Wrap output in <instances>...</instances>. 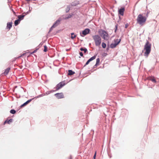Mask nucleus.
Returning <instances> with one entry per match:
<instances>
[{"label":"nucleus","mask_w":159,"mask_h":159,"mask_svg":"<svg viewBox=\"0 0 159 159\" xmlns=\"http://www.w3.org/2000/svg\"><path fill=\"white\" fill-rule=\"evenodd\" d=\"M80 50L81 51H84V53H86L87 51V49L86 48H80Z\"/></svg>","instance_id":"obj_25"},{"label":"nucleus","mask_w":159,"mask_h":159,"mask_svg":"<svg viewBox=\"0 0 159 159\" xmlns=\"http://www.w3.org/2000/svg\"><path fill=\"white\" fill-rule=\"evenodd\" d=\"M55 95L58 99H60L64 98L63 93H57L55 94Z\"/></svg>","instance_id":"obj_6"},{"label":"nucleus","mask_w":159,"mask_h":159,"mask_svg":"<svg viewBox=\"0 0 159 159\" xmlns=\"http://www.w3.org/2000/svg\"><path fill=\"white\" fill-rule=\"evenodd\" d=\"M125 11L124 8H122L118 11L119 14L123 16L124 15V13Z\"/></svg>","instance_id":"obj_10"},{"label":"nucleus","mask_w":159,"mask_h":159,"mask_svg":"<svg viewBox=\"0 0 159 159\" xmlns=\"http://www.w3.org/2000/svg\"><path fill=\"white\" fill-rule=\"evenodd\" d=\"M25 54H26V53L23 54L20 57H23V56H24V55H25Z\"/></svg>","instance_id":"obj_30"},{"label":"nucleus","mask_w":159,"mask_h":159,"mask_svg":"<svg viewBox=\"0 0 159 159\" xmlns=\"http://www.w3.org/2000/svg\"><path fill=\"white\" fill-rule=\"evenodd\" d=\"M118 45V43L117 44H116L115 43H113L111 44L110 45V47L111 48H113L116 47V46Z\"/></svg>","instance_id":"obj_16"},{"label":"nucleus","mask_w":159,"mask_h":159,"mask_svg":"<svg viewBox=\"0 0 159 159\" xmlns=\"http://www.w3.org/2000/svg\"><path fill=\"white\" fill-rule=\"evenodd\" d=\"M25 16V15H19L18 16V19L19 20H20V21L21 20H22L23 19L24 17Z\"/></svg>","instance_id":"obj_14"},{"label":"nucleus","mask_w":159,"mask_h":159,"mask_svg":"<svg viewBox=\"0 0 159 159\" xmlns=\"http://www.w3.org/2000/svg\"><path fill=\"white\" fill-rule=\"evenodd\" d=\"M65 85V83L64 82L62 81L60 82L57 85L56 88V90H57L59 89L62 87H63Z\"/></svg>","instance_id":"obj_5"},{"label":"nucleus","mask_w":159,"mask_h":159,"mask_svg":"<svg viewBox=\"0 0 159 159\" xmlns=\"http://www.w3.org/2000/svg\"><path fill=\"white\" fill-rule=\"evenodd\" d=\"M147 17H146L143 16L141 14H139L136 20L138 24L143 25L145 23Z\"/></svg>","instance_id":"obj_2"},{"label":"nucleus","mask_w":159,"mask_h":159,"mask_svg":"<svg viewBox=\"0 0 159 159\" xmlns=\"http://www.w3.org/2000/svg\"><path fill=\"white\" fill-rule=\"evenodd\" d=\"M149 80L154 83H155L156 82V80L154 77H150L149 78Z\"/></svg>","instance_id":"obj_17"},{"label":"nucleus","mask_w":159,"mask_h":159,"mask_svg":"<svg viewBox=\"0 0 159 159\" xmlns=\"http://www.w3.org/2000/svg\"><path fill=\"white\" fill-rule=\"evenodd\" d=\"M90 30L89 29H86L83 31L82 33L84 35H85L89 33Z\"/></svg>","instance_id":"obj_9"},{"label":"nucleus","mask_w":159,"mask_h":159,"mask_svg":"<svg viewBox=\"0 0 159 159\" xmlns=\"http://www.w3.org/2000/svg\"><path fill=\"white\" fill-rule=\"evenodd\" d=\"M120 39H116L114 40V42L115 43L117 44L118 43V44L120 43Z\"/></svg>","instance_id":"obj_20"},{"label":"nucleus","mask_w":159,"mask_h":159,"mask_svg":"<svg viewBox=\"0 0 159 159\" xmlns=\"http://www.w3.org/2000/svg\"><path fill=\"white\" fill-rule=\"evenodd\" d=\"M98 33L102 38L106 40L109 39V35L107 33L103 30H100L98 31Z\"/></svg>","instance_id":"obj_4"},{"label":"nucleus","mask_w":159,"mask_h":159,"mask_svg":"<svg viewBox=\"0 0 159 159\" xmlns=\"http://www.w3.org/2000/svg\"><path fill=\"white\" fill-rule=\"evenodd\" d=\"M96 152H95V154H94V156H93V158H94V159H95V157H96Z\"/></svg>","instance_id":"obj_32"},{"label":"nucleus","mask_w":159,"mask_h":159,"mask_svg":"<svg viewBox=\"0 0 159 159\" xmlns=\"http://www.w3.org/2000/svg\"><path fill=\"white\" fill-rule=\"evenodd\" d=\"M102 46L103 48H105L106 46V45L105 43H102Z\"/></svg>","instance_id":"obj_26"},{"label":"nucleus","mask_w":159,"mask_h":159,"mask_svg":"<svg viewBox=\"0 0 159 159\" xmlns=\"http://www.w3.org/2000/svg\"><path fill=\"white\" fill-rule=\"evenodd\" d=\"M36 52V50H34L33 52L31 53L30 54H32L35 53Z\"/></svg>","instance_id":"obj_33"},{"label":"nucleus","mask_w":159,"mask_h":159,"mask_svg":"<svg viewBox=\"0 0 159 159\" xmlns=\"http://www.w3.org/2000/svg\"><path fill=\"white\" fill-rule=\"evenodd\" d=\"M10 69H11V68L10 67H8V68H7L5 70V71L3 73L5 75H7L8 74L9 72V71H10Z\"/></svg>","instance_id":"obj_12"},{"label":"nucleus","mask_w":159,"mask_h":159,"mask_svg":"<svg viewBox=\"0 0 159 159\" xmlns=\"http://www.w3.org/2000/svg\"><path fill=\"white\" fill-rule=\"evenodd\" d=\"M20 21L19 20H16L14 22V24L15 26H16L20 23Z\"/></svg>","instance_id":"obj_18"},{"label":"nucleus","mask_w":159,"mask_h":159,"mask_svg":"<svg viewBox=\"0 0 159 159\" xmlns=\"http://www.w3.org/2000/svg\"><path fill=\"white\" fill-rule=\"evenodd\" d=\"M148 13L146 15V16L147 17H148Z\"/></svg>","instance_id":"obj_34"},{"label":"nucleus","mask_w":159,"mask_h":159,"mask_svg":"<svg viewBox=\"0 0 159 159\" xmlns=\"http://www.w3.org/2000/svg\"><path fill=\"white\" fill-rule=\"evenodd\" d=\"M71 38L72 39H73L76 37V35H75L74 33H71Z\"/></svg>","instance_id":"obj_22"},{"label":"nucleus","mask_w":159,"mask_h":159,"mask_svg":"<svg viewBox=\"0 0 159 159\" xmlns=\"http://www.w3.org/2000/svg\"><path fill=\"white\" fill-rule=\"evenodd\" d=\"M31 101V99H30L28 100L27 101H26V102L24 103L21 106V107H23L25 106H26V105H27L28 103H30Z\"/></svg>","instance_id":"obj_13"},{"label":"nucleus","mask_w":159,"mask_h":159,"mask_svg":"<svg viewBox=\"0 0 159 159\" xmlns=\"http://www.w3.org/2000/svg\"><path fill=\"white\" fill-rule=\"evenodd\" d=\"M75 73V72L73 71L72 70H68V75H71L74 74Z\"/></svg>","instance_id":"obj_15"},{"label":"nucleus","mask_w":159,"mask_h":159,"mask_svg":"<svg viewBox=\"0 0 159 159\" xmlns=\"http://www.w3.org/2000/svg\"><path fill=\"white\" fill-rule=\"evenodd\" d=\"M117 29V25H116L115 26V32H116Z\"/></svg>","instance_id":"obj_29"},{"label":"nucleus","mask_w":159,"mask_h":159,"mask_svg":"<svg viewBox=\"0 0 159 159\" xmlns=\"http://www.w3.org/2000/svg\"><path fill=\"white\" fill-rule=\"evenodd\" d=\"M151 44L148 41L146 42L144 48V50L145 51L144 52V56L147 57L151 51Z\"/></svg>","instance_id":"obj_1"},{"label":"nucleus","mask_w":159,"mask_h":159,"mask_svg":"<svg viewBox=\"0 0 159 159\" xmlns=\"http://www.w3.org/2000/svg\"><path fill=\"white\" fill-rule=\"evenodd\" d=\"M12 23L11 22H8L7 24V29L8 30H9L11 28L12 26Z\"/></svg>","instance_id":"obj_11"},{"label":"nucleus","mask_w":159,"mask_h":159,"mask_svg":"<svg viewBox=\"0 0 159 159\" xmlns=\"http://www.w3.org/2000/svg\"><path fill=\"white\" fill-rule=\"evenodd\" d=\"M100 60V59L99 58H98L96 59V62L95 64V66H98L99 65Z\"/></svg>","instance_id":"obj_21"},{"label":"nucleus","mask_w":159,"mask_h":159,"mask_svg":"<svg viewBox=\"0 0 159 159\" xmlns=\"http://www.w3.org/2000/svg\"><path fill=\"white\" fill-rule=\"evenodd\" d=\"M44 48L43 51L44 52H46L47 50V46L46 45H44Z\"/></svg>","instance_id":"obj_27"},{"label":"nucleus","mask_w":159,"mask_h":159,"mask_svg":"<svg viewBox=\"0 0 159 159\" xmlns=\"http://www.w3.org/2000/svg\"><path fill=\"white\" fill-rule=\"evenodd\" d=\"M71 16H72V15L70 14H69V15H68L67 16L65 17V19H68L69 18H71Z\"/></svg>","instance_id":"obj_24"},{"label":"nucleus","mask_w":159,"mask_h":159,"mask_svg":"<svg viewBox=\"0 0 159 159\" xmlns=\"http://www.w3.org/2000/svg\"><path fill=\"white\" fill-rule=\"evenodd\" d=\"M10 112L12 114H14L16 113V111L12 109L10 111Z\"/></svg>","instance_id":"obj_23"},{"label":"nucleus","mask_w":159,"mask_h":159,"mask_svg":"<svg viewBox=\"0 0 159 159\" xmlns=\"http://www.w3.org/2000/svg\"><path fill=\"white\" fill-rule=\"evenodd\" d=\"M61 20L59 19L57 20L56 22L55 23L52 25V27L50 29V31H51L53 28L57 26L58 25H59L60 23V21Z\"/></svg>","instance_id":"obj_7"},{"label":"nucleus","mask_w":159,"mask_h":159,"mask_svg":"<svg viewBox=\"0 0 159 159\" xmlns=\"http://www.w3.org/2000/svg\"><path fill=\"white\" fill-rule=\"evenodd\" d=\"M96 57V55H94L91 58H90L86 62L85 65H88L89 63L91 61L95 59Z\"/></svg>","instance_id":"obj_8"},{"label":"nucleus","mask_w":159,"mask_h":159,"mask_svg":"<svg viewBox=\"0 0 159 159\" xmlns=\"http://www.w3.org/2000/svg\"><path fill=\"white\" fill-rule=\"evenodd\" d=\"M13 119H11L9 120H7L5 122L4 124H5L6 123H7L8 124H10V123L12 121Z\"/></svg>","instance_id":"obj_19"},{"label":"nucleus","mask_w":159,"mask_h":159,"mask_svg":"<svg viewBox=\"0 0 159 159\" xmlns=\"http://www.w3.org/2000/svg\"><path fill=\"white\" fill-rule=\"evenodd\" d=\"M80 56L83 57V54L82 52H80Z\"/></svg>","instance_id":"obj_31"},{"label":"nucleus","mask_w":159,"mask_h":159,"mask_svg":"<svg viewBox=\"0 0 159 159\" xmlns=\"http://www.w3.org/2000/svg\"><path fill=\"white\" fill-rule=\"evenodd\" d=\"M70 7L68 6L67 7V8L66 9V12H68L70 10Z\"/></svg>","instance_id":"obj_28"},{"label":"nucleus","mask_w":159,"mask_h":159,"mask_svg":"<svg viewBox=\"0 0 159 159\" xmlns=\"http://www.w3.org/2000/svg\"><path fill=\"white\" fill-rule=\"evenodd\" d=\"M92 38L95 43V45L99 46L101 43V39L98 35H95L92 36Z\"/></svg>","instance_id":"obj_3"}]
</instances>
